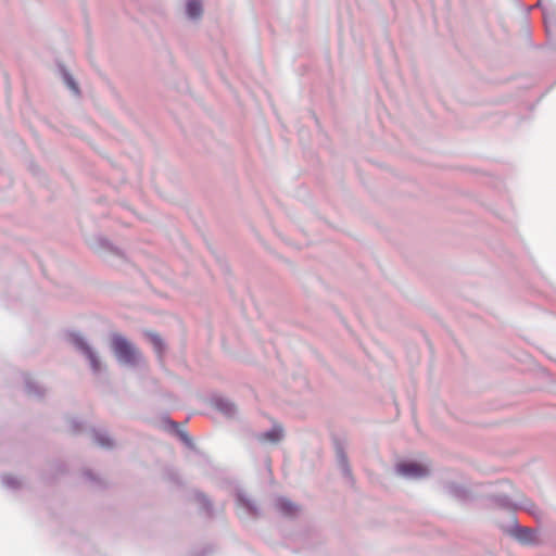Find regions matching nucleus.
I'll list each match as a JSON object with an SVG mask.
<instances>
[{
	"label": "nucleus",
	"mask_w": 556,
	"mask_h": 556,
	"mask_svg": "<svg viewBox=\"0 0 556 556\" xmlns=\"http://www.w3.org/2000/svg\"><path fill=\"white\" fill-rule=\"evenodd\" d=\"M112 349L115 356L122 363L132 364L139 356L137 349L121 334L112 337Z\"/></svg>",
	"instance_id": "obj_1"
},
{
	"label": "nucleus",
	"mask_w": 556,
	"mask_h": 556,
	"mask_svg": "<svg viewBox=\"0 0 556 556\" xmlns=\"http://www.w3.org/2000/svg\"><path fill=\"white\" fill-rule=\"evenodd\" d=\"M397 471L406 477L410 478H420L428 473V468L425 465L409 462V463H401L397 465Z\"/></svg>",
	"instance_id": "obj_2"
},
{
	"label": "nucleus",
	"mask_w": 556,
	"mask_h": 556,
	"mask_svg": "<svg viewBox=\"0 0 556 556\" xmlns=\"http://www.w3.org/2000/svg\"><path fill=\"white\" fill-rule=\"evenodd\" d=\"M283 430L279 426H275L269 431L261 433L257 439L261 442L277 443L282 439Z\"/></svg>",
	"instance_id": "obj_3"
},
{
	"label": "nucleus",
	"mask_w": 556,
	"mask_h": 556,
	"mask_svg": "<svg viewBox=\"0 0 556 556\" xmlns=\"http://www.w3.org/2000/svg\"><path fill=\"white\" fill-rule=\"evenodd\" d=\"M516 538L525 544L532 543L535 540L534 532L530 528H519L516 531Z\"/></svg>",
	"instance_id": "obj_4"
},
{
	"label": "nucleus",
	"mask_w": 556,
	"mask_h": 556,
	"mask_svg": "<svg viewBox=\"0 0 556 556\" xmlns=\"http://www.w3.org/2000/svg\"><path fill=\"white\" fill-rule=\"evenodd\" d=\"M81 350L85 355L88 357L90 365L94 371H99L101 369V364L98 356L86 344H81Z\"/></svg>",
	"instance_id": "obj_5"
},
{
	"label": "nucleus",
	"mask_w": 556,
	"mask_h": 556,
	"mask_svg": "<svg viewBox=\"0 0 556 556\" xmlns=\"http://www.w3.org/2000/svg\"><path fill=\"white\" fill-rule=\"evenodd\" d=\"M187 13L190 17L197 18L202 13V5L200 0H188Z\"/></svg>",
	"instance_id": "obj_6"
},
{
	"label": "nucleus",
	"mask_w": 556,
	"mask_h": 556,
	"mask_svg": "<svg viewBox=\"0 0 556 556\" xmlns=\"http://www.w3.org/2000/svg\"><path fill=\"white\" fill-rule=\"evenodd\" d=\"M279 507H280V510L285 515H288V516H292L298 511V507L293 503H291L287 500H281L279 502Z\"/></svg>",
	"instance_id": "obj_7"
},
{
	"label": "nucleus",
	"mask_w": 556,
	"mask_h": 556,
	"mask_svg": "<svg viewBox=\"0 0 556 556\" xmlns=\"http://www.w3.org/2000/svg\"><path fill=\"white\" fill-rule=\"evenodd\" d=\"M148 336H149L150 342L153 344L155 351L161 354L163 352L164 345H163V341L160 338V336L156 333H149Z\"/></svg>",
	"instance_id": "obj_8"
},
{
	"label": "nucleus",
	"mask_w": 556,
	"mask_h": 556,
	"mask_svg": "<svg viewBox=\"0 0 556 556\" xmlns=\"http://www.w3.org/2000/svg\"><path fill=\"white\" fill-rule=\"evenodd\" d=\"M98 442L100 445L102 446H110L111 443H110V440L109 439H104V438H98Z\"/></svg>",
	"instance_id": "obj_9"
},
{
	"label": "nucleus",
	"mask_w": 556,
	"mask_h": 556,
	"mask_svg": "<svg viewBox=\"0 0 556 556\" xmlns=\"http://www.w3.org/2000/svg\"><path fill=\"white\" fill-rule=\"evenodd\" d=\"M71 87L77 91V87L72 81H71Z\"/></svg>",
	"instance_id": "obj_10"
}]
</instances>
